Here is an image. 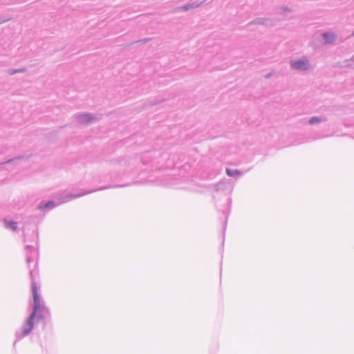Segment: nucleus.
<instances>
[{"mask_svg":"<svg viewBox=\"0 0 354 354\" xmlns=\"http://www.w3.org/2000/svg\"><path fill=\"white\" fill-rule=\"evenodd\" d=\"M322 37L324 39V44L328 45L335 42L337 35L334 32H324L322 34Z\"/></svg>","mask_w":354,"mask_h":354,"instance_id":"423d86ee","label":"nucleus"},{"mask_svg":"<svg viewBox=\"0 0 354 354\" xmlns=\"http://www.w3.org/2000/svg\"><path fill=\"white\" fill-rule=\"evenodd\" d=\"M352 35H354V32H353V34H352Z\"/></svg>","mask_w":354,"mask_h":354,"instance_id":"5701e85b","label":"nucleus"},{"mask_svg":"<svg viewBox=\"0 0 354 354\" xmlns=\"http://www.w3.org/2000/svg\"><path fill=\"white\" fill-rule=\"evenodd\" d=\"M202 2L198 3L196 1L188 3L183 6H179L175 8L176 11H188L192 9H195L200 6Z\"/></svg>","mask_w":354,"mask_h":354,"instance_id":"6e6552de","label":"nucleus"},{"mask_svg":"<svg viewBox=\"0 0 354 354\" xmlns=\"http://www.w3.org/2000/svg\"><path fill=\"white\" fill-rule=\"evenodd\" d=\"M73 118L81 125H88L99 120L94 114L89 113H78L75 114Z\"/></svg>","mask_w":354,"mask_h":354,"instance_id":"f03ea898","label":"nucleus"},{"mask_svg":"<svg viewBox=\"0 0 354 354\" xmlns=\"http://www.w3.org/2000/svg\"><path fill=\"white\" fill-rule=\"evenodd\" d=\"M227 185L225 183L220 181L213 185L214 190L215 192H223L226 189Z\"/></svg>","mask_w":354,"mask_h":354,"instance_id":"9d476101","label":"nucleus"},{"mask_svg":"<svg viewBox=\"0 0 354 354\" xmlns=\"http://www.w3.org/2000/svg\"><path fill=\"white\" fill-rule=\"evenodd\" d=\"M24 158H25L24 156L20 155V156H16V157H15L13 158H10V159L5 161V162H0V165H5V164H9V163L15 162V160H19L24 159Z\"/></svg>","mask_w":354,"mask_h":354,"instance_id":"ddd939ff","label":"nucleus"},{"mask_svg":"<svg viewBox=\"0 0 354 354\" xmlns=\"http://www.w3.org/2000/svg\"><path fill=\"white\" fill-rule=\"evenodd\" d=\"M351 62H353V61H352V60H351V59H346V60L344 62V64H344V66H345L346 67H351Z\"/></svg>","mask_w":354,"mask_h":354,"instance_id":"a211bd4d","label":"nucleus"},{"mask_svg":"<svg viewBox=\"0 0 354 354\" xmlns=\"http://www.w3.org/2000/svg\"><path fill=\"white\" fill-rule=\"evenodd\" d=\"M26 71H27L26 68H18V69L10 68V69L6 70V73L10 75L16 74V73H26Z\"/></svg>","mask_w":354,"mask_h":354,"instance_id":"f8f14e48","label":"nucleus"},{"mask_svg":"<svg viewBox=\"0 0 354 354\" xmlns=\"http://www.w3.org/2000/svg\"><path fill=\"white\" fill-rule=\"evenodd\" d=\"M5 227L8 229H10L15 231L17 229V223L8 220H4Z\"/></svg>","mask_w":354,"mask_h":354,"instance_id":"9b49d317","label":"nucleus"},{"mask_svg":"<svg viewBox=\"0 0 354 354\" xmlns=\"http://www.w3.org/2000/svg\"><path fill=\"white\" fill-rule=\"evenodd\" d=\"M165 100H166L165 99L153 100L151 101L149 104H145V106H153L157 105L160 103H162V102H165Z\"/></svg>","mask_w":354,"mask_h":354,"instance_id":"2eb2a0df","label":"nucleus"},{"mask_svg":"<svg viewBox=\"0 0 354 354\" xmlns=\"http://www.w3.org/2000/svg\"><path fill=\"white\" fill-rule=\"evenodd\" d=\"M253 24L263 25L265 26H272L275 25L272 19L266 18H256L248 24V26Z\"/></svg>","mask_w":354,"mask_h":354,"instance_id":"39448f33","label":"nucleus"},{"mask_svg":"<svg viewBox=\"0 0 354 354\" xmlns=\"http://www.w3.org/2000/svg\"><path fill=\"white\" fill-rule=\"evenodd\" d=\"M8 21V19H6L4 17H0V24H3V23L6 22V21Z\"/></svg>","mask_w":354,"mask_h":354,"instance_id":"aec40b11","label":"nucleus"},{"mask_svg":"<svg viewBox=\"0 0 354 354\" xmlns=\"http://www.w3.org/2000/svg\"><path fill=\"white\" fill-rule=\"evenodd\" d=\"M150 40H151L150 38H145V39H142L138 40L136 42V43H140H140L146 44V43H147Z\"/></svg>","mask_w":354,"mask_h":354,"instance_id":"f3484780","label":"nucleus"},{"mask_svg":"<svg viewBox=\"0 0 354 354\" xmlns=\"http://www.w3.org/2000/svg\"><path fill=\"white\" fill-rule=\"evenodd\" d=\"M226 174L230 177L241 176L243 174V172L239 169H232L227 168Z\"/></svg>","mask_w":354,"mask_h":354,"instance_id":"1a4fd4ad","label":"nucleus"},{"mask_svg":"<svg viewBox=\"0 0 354 354\" xmlns=\"http://www.w3.org/2000/svg\"><path fill=\"white\" fill-rule=\"evenodd\" d=\"M96 189H74L72 191L64 190L55 194L52 199H67L68 198H79L89 193L95 192Z\"/></svg>","mask_w":354,"mask_h":354,"instance_id":"f257e3e1","label":"nucleus"},{"mask_svg":"<svg viewBox=\"0 0 354 354\" xmlns=\"http://www.w3.org/2000/svg\"><path fill=\"white\" fill-rule=\"evenodd\" d=\"M32 291L33 299H34L33 312H35V314H37V312L40 307V304H39V295L37 292V287L35 283L32 284Z\"/></svg>","mask_w":354,"mask_h":354,"instance_id":"0eeeda50","label":"nucleus"},{"mask_svg":"<svg viewBox=\"0 0 354 354\" xmlns=\"http://www.w3.org/2000/svg\"><path fill=\"white\" fill-rule=\"evenodd\" d=\"M35 316V312H32L24 323L21 331L23 336L27 335L32 330L34 326V319Z\"/></svg>","mask_w":354,"mask_h":354,"instance_id":"20e7f679","label":"nucleus"},{"mask_svg":"<svg viewBox=\"0 0 354 354\" xmlns=\"http://www.w3.org/2000/svg\"><path fill=\"white\" fill-rule=\"evenodd\" d=\"M290 64L292 69L300 71H308L310 68V62L307 59L291 60Z\"/></svg>","mask_w":354,"mask_h":354,"instance_id":"7ed1b4c3","label":"nucleus"},{"mask_svg":"<svg viewBox=\"0 0 354 354\" xmlns=\"http://www.w3.org/2000/svg\"><path fill=\"white\" fill-rule=\"evenodd\" d=\"M280 9H281V12H278L279 13L281 12L283 14H286V13L291 12V10L290 8H288V7H283V8H281Z\"/></svg>","mask_w":354,"mask_h":354,"instance_id":"dca6fc26","label":"nucleus"},{"mask_svg":"<svg viewBox=\"0 0 354 354\" xmlns=\"http://www.w3.org/2000/svg\"><path fill=\"white\" fill-rule=\"evenodd\" d=\"M322 121H323V120L322 118L317 117V116H313L310 118L308 123L310 124H315L320 123Z\"/></svg>","mask_w":354,"mask_h":354,"instance_id":"4468645a","label":"nucleus"},{"mask_svg":"<svg viewBox=\"0 0 354 354\" xmlns=\"http://www.w3.org/2000/svg\"><path fill=\"white\" fill-rule=\"evenodd\" d=\"M274 73V72H270V73H268V74L265 75V76H264V77H265V78H266V79H268V78L271 77L273 75Z\"/></svg>","mask_w":354,"mask_h":354,"instance_id":"6ab92c4d","label":"nucleus"},{"mask_svg":"<svg viewBox=\"0 0 354 354\" xmlns=\"http://www.w3.org/2000/svg\"><path fill=\"white\" fill-rule=\"evenodd\" d=\"M53 203L52 202H49L48 203H46V207H50V206H53Z\"/></svg>","mask_w":354,"mask_h":354,"instance_id":"412c9836","label":"nucleus"},{"mask_svg":"<svg viewBox=\"0 0 354 354\" xmlns=\"http://www.w3.org/2000/svg\"><path fill=\"white\" fill-rule=\"evenodd\" d=\"M351 60L353 61V62H354V55H353V57L351 58Z\"/></svg>","mask_w":354,"mask_h":354,"instance_id":"4be33fe9","label":"nucleus"}]
</instances>
